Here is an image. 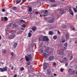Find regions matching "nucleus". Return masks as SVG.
<instances>
[{
	"label": "nucleus",
	"instance_id": "34",
	"mask_svg": "<svg viewBox=\"0 0 77 77\" xmlns=\"http://www.w3.org/2000/svg\"><path fill=\"white\" fill-rule=\"evenodd\" d=\"M49 35H53V32L51 31L49 32Z\"/></svg>",
	"mask_w": 77,
	"mask_h": 77
},
{
	"label": "nucleus",
	"instance_id": "60",
	"mask_svg": "<svg viewBox=\"0 0 77 77\" xmlns=\"http://www.w3.org/2000/svg\"><path fill=\"white\" fill-rule=\"evenodd\" d=\"M75 73H76V74H77V72H76ZM75 77H77V75H76Z\"/></svg>",
	"mask_w": 77,
	"mask_h": 77
},
{
	"label": "nucleus",
	"instance_id": "11",
	"mask_svg": "<svg viewBox=\"0 0 77 77\" xmlns=\"http://www.w3.org/2000/svg\"><path fill=\"white\" fill-rule=\"evenodd\" d=\"M50 72H51L50 70V69H48L47 72L46 73V74L49 75L50 74Z\"/></svg>",
	"mask_w": 77,
	"mask_h": 77
},
{
	"label": "nucleus",
	"instance_id": "39",
	"mask_svg": "<svg viewBox=\"0 0 77 77\" xmlns=\"http://www.w3.org/2000/svg\"><path fill=\"white\" fill-rule=\"evenodd\" d=\"M27 65H30V62H28L27 63Z\"/></svg>",
	"mask_w": 77,
	"mask_h": 77
},
{
	"label": "nucleus",
	"instance_id": "50",
	"mask_svg": "<svg viewBox=\"0 0 77 77\" xmlns=\"http://www.w3.org/2000/svg\"><path fill=\"white\" fill-rule=\"evenodd\" d=\"M17 77V74H15L14 76L13 77Z\"/></svg>",
	"mask_w": 77,
	"mask_h": 77
},
{
	"label": "nucleus",
	"instance_id": "3",
	"mask_svg": "<svg viewBox=\"0 0 77 77\" xmlns=\"http://www.w3.org/2000/svg\"><path fill=\"white\" fill-rule=\"evenodd\" d=\"M8 69V67L6 66H5V68L3 67V68H0V71L1 72H5L7 71Z\"/></svg>",
	"mask_w": 77,
	"mask_h": 77
},
{
	"label": "nucleus",
	"instance_id": "42",
	"mask_svg": "<svg viewBox=\"0 0 77 77\" xmlns=\"http://www.w3.org/2000/svg\"><path fill=\"white\" fill-rule=\"evenodd\" d=\"M21 27H23L25 28L26 27V25L24 24H23L21 26Z\"/></svg>",
	"mask_w": 77,
	"mask_h": 77
},
{
	"label": "nucleus",
	"instance_id": "59",
	"mask_svg": "<svg viewBox=\"0 0 77 77\" xmlns=\"http://www.w3.org/2000/svg\"><path fill=\"white\" fill-rule=\"evenodd\" d=\"M1 39H2V36L0 35V40H1Z\"/></svg>",
	"mask_w": 77,
	"mask_h": 77
},
{
	"label": "nucleus",
	"instance_id": "41",
	"mask_svg": "<svg viewBox=\"0 0 77 77\" xmlns=\"http://www.w3.org/2000/svg\"><path fill=\"white\" fill-rule=\"evenodd\" d=\"M14 67L13 66H12L11 67V69L12 70H13L14 69Z\"/></svg>",
	"mask_w": 77,
	"mask_h": 77
},
{
	"label": "nucleus",
	"instance_id": "22",
	"mask_svg": "<svg viewBox=\"0 0 77 77\" xmlns=\"http://www.w3.org/2000/svg\"><path fill=\"white\" fill-rule=\"evenodd\" d=\"M66 57H65L63 59V62H64L65 61H66Z\"/></svg>",
	"mask_w": 77,
	"mask_h": 77
},
{
	"label": "nucleus",
	"instance_id": "9",
	"mask_svg": "<svg viewBox=\"0 0 77 77\" xmlns=\"http://www.w3.org/2000/svg\"><path fill=\"white\" fill-rule=\"evenodd\" d=\"M57 53V54H59L60 55H63V54H64L63 51L58 52Z\"/></svg>",
	"mask_w": 77,
	"mask_h": 77
},
{
	"label": "nucleus",
	"instance_id": "5",
	"mask_svg": "<svg viewBox=\"0 0 77 77\" xmlns=\"http://www.w3.org/2000/svg\"><path fill=\"white\" fill-rule=\"evenodd\" d=\"M48 67V63H44L43 65V69H45Z\"/></svg>",
	"mask_w": 77,
	"mask_h": 77
},
{
	"label": "nucleus",
	"instance_id": "1",
	"mask_svg": "<svg viewBox=\"0 0 77 77\" xmlns=\"http://www.w3.org/2000/svg\"><path fill=\"white\" fill-rule=\"evenodd\" d=\"M32 58V56L31 54H29L28 55V56L25 55V59L26 62H28L29 60H31Z\"/></svg>",
	"mask_w": 77,
	"mask_h": 77
},
{
	"label": "nucleus",
	"instance_id": "27",
	"mask_svg": "<svg viewBox=\"0 0 77 77\" xmlns=\"http://www.w3.org/2000/svg\"><path fill=\"white\" fill-rule=\"evenodd\" d=\"M51 7H57V5L56 4H53L51 5Z\"/></svg>",
	"mask_w": 77,
	"mask_h": 77
},
{
	"label": "nucleus",
	"instance_id": "26",
	"mask_svg": "<svg viewBox=\"0 0 77 77\" xmlns=\"http://www.w3.org/2000/svg\"><path fill=\"white\" fill-rule=\"evenodd\" d=\"M13 26L14 27H17V25L16 24V23H14V24H13Z\"/></svg>",
	"mask_w": 77,
	"mask_h": 77
},
{
	"label": "nucleus",
	"instance_id": "54",
	"mask_svg": "<svg viewBox=\"0 0 77 77\" xmlns=\"http://www.w3.org/2000/svg\"><path fill=\"white\" fill-rule=\"evenodd\" d=\"M54 76H56L57 75L56 74V73H54Z\"/></svg>",
	"mask_w": 77,
	"mask_h": 77
},
{
	"label": "nucleus",
	"instance_id": "15",
	"mask_svg": "<svg viewBox=\"0 0 77 77\" xmlns=\"http://www.w3.org/2000/svg\"><path fill=\"white\" fill-rule=\"evenodd\" d=\"M43 38L42 36H40L38 38L39 41H41L42 40Z\"/></svg>",
	"mask_w": 77,
	"mask_h": 77
},
{
	"label": "nucleus",
	"instance_id": "33",
	"mask_svg": "<svg viewBox=\"0 0 77 77\" xmlns=\"http://www.w3.org/2000/svg\"><path fill=\"white\" fill-rule=\"evenodd\" d=\"M24 69V68L23 67H22L20 68V70L21 71H23Z\"/></svg>",
	"mask_w": 77,
	"mask_h": 77
},
{
	"label": "nucleus",
	"instance_id": "29",
	"mask_svg": "<svg viewBox=\"0 0 77 77\" xmlns=\"http://www.w3.org/2000/svg\"><path fill=\"white\" fill-rule=\"evenodd\" d=\"M32 9V8L31 7L29 8V9L28 10V11L29 12H31Z\"/></svg>",
	"mask_w": 77,
	"mask_h": 77
},
{
	"label": "nucleus",
	"instance_id": "35",
	"mask_svg": "<svg viewBox=\"0 0 77 77\" xmlns=\"http://www.w3.org/2000/svg\"><path fill=\"white\" fill-rule=\"evenodd\" d=\"M17 9V7H14L12 8V10H16Z\"/></svg>",
	"mask_w": 77,
	"mask_h": 77
},
{
	"label": "nucleus",
	"instance_id": "4",
	"mask_svg": "<svg viewBox=\"0 0 77 77\" xmlns=\"http://www.w3.org/2000/svg\"><path fill=\"white\" fill-rule=\"evenodd\" d=\"M15 35L14 33H12V35H11L8 36V38L9 39H13L15 38Z\"/></svg>",
	"mask_w": 77,
	"mask_h": 77
},
{
	"label": "nucleus",
	"instance_id": "16",
	"mask_svg": "<svg viewBox=\"0 0 77 77\" xmlns=\"http://www.w3.org/2000/svg\"><path fill=\"white\" fill-rule=\"evenodd\" d=\"M36 28L35 26H34L32 28V29L33 31H35L36 30Z\"/></svg>",
	"mask_w": 77,
	"mask_h": 77
},
{
	"label": "nucleus",
	"instance_id": "43",
	"mask_svg": "<svg viewBox=\"0 0 77 77\" xmlns=\"http://www.w3.org/2000/svg\"><path fill=\"white\" fill-rule=\"evenodd\" d=\"M11 56H12L13 57H14V53L13 52L11 53Z\"/></svg>",
	"mask_w": 77,
	"mask_h": 77
},
{
	"label": "nucleus",
	"instance_id": "58",
	"mask_svg": "<svg viewBox=\"0 0 77 77\" xmlns=\"http://www.w3.org/2000/svg\"><path fill=\"white\" fill-rule=\"evenodd\" d=\"M23 2H26V0H23Z\"/></svg>",
	"mask_w": 77,
	"mask_h": 77
},
{
	"label": "nucleus",
	"instance_id": "40",
	"mask_svg": "<svg viewBox=\"0 0 77 77\" xmlns=\"http://www.w3.org/2000/svg\"><path fill=\"white\" fill-rule=\"evenodd\" d=\"M4 19L5 21H7V20H8V18H7V17H4Z\"/></svg>",
	"mask_w": 77,
	"mask_h": 77
},
{
	"label": "nucleus",
	"instance_id": "64",
	"mask_svg": "<svg viewBox=\"0 0 77 77\" xmlns=\"http://www.w3.org/2000/svg\"><path fill=\"white\" fill-rule=\"evenodd\" d=\"M51 77H54V76H51Z\"/></svg>",
	"mask_w": 77,
	"mask_h": 77
},
{
	"label": "nucleus",
	"instance_id": "32",
	"mask_svg": "<svg viewBox=\"0 0 77 77\" xmlns=\"http://www.w3.org/2000/svg\"><path fill=\"white\" fill-rule=\"evenodd\" d=\"M64 46H65V47H64V48H65V47H67V43H65L64 44Z\"/></svg>",
	"mask_w": 77,
	"mask_h": 77
},
{
	"label": "nucleus",
	"instance_id": "14",
	"mask_svg": "<svg viewBox=\"0 0 77 77\" xmlns=\"http://www.w3.org/2000/svg\"><path fill=\"white\" fill-rule=\"evenodd\" d=\"M17 45H18V43H14V44L13 45V47L14 48H16V47H17Z\"/></svg>",
	"mask_w": 77,
	"mask_h": 77
},
{
	"label": "nucleus",
	"instance_id": "52",
	"mask_svg": "<svg viewBox=\"0 0 77 77\" xmlns=\"http://www.w3.org/2000/svg\"><path fill=\"white\" fill-rule=\"evenodd\" d=\"M65 42V40H62L61 42H63V43H64Z\"/></svg>",
	"mask_w": 77,
	"mask_h": 77
},
{
	"label": "nucleus",
	"instance_id": "47",
	"mask_svg": "<svg viewBox=\"0 0 77 77\" xmlns=\"http://www.w3.org/2000/svg\"><path fill=\"white\" fill-rule=\"evenodd\" d=\"M60 70L61 72H63V69H61Z\"/></svg>",
	"mask_w": 77,
	"mask_h": 77
},
{
	"label": "nucleus",
	"instance_id": "12",
	"mask_svg": "<svg viewBox=\"0 0 77 77\" xmlns=\"http://www.w3.org/2000/svg\"><path fill=\"white\" fill-rule=\"evenodd\" d=\"M69 12L70 13L71 15H72V16H73L74 15V14H73V12L72 11V10L71 9H69Z\"/></svg>",
	"mask_w": 77,
	"mask_h": 77
},
{
	"label": "nucleus",
	"instance_id": "19",
	"mask_svg": "<svg viewBox=\"0 0 77 77\" xmlns=\"http://www.w3.org/2000/svg\"><path fill=\"white\" fill-rule=\"evenodd\" d=\"M21 32H22V31H21V30L19 29L18 30L17 33L18 34H20V33H21Z\"/></svg>",
	"mask_w": 77,
	"mask_h": 77
},
{
	"label": "nucleus",
	"instance_id": "18",
	"mask_svg": "<svg viewBox=\"0 0 77 77\" xmlns=\"http://www.w3.org/2000/svg\"><path fill=\"white\" fill-rule=\"evenodd\" d=\"M74 73H75V70H73L71 72L70 74L71 75H73Z\"/></svg>",
	"mask_w": 77,
	"mask_h": 77
},
{
	"label": "nucleus",
	"instance_id": "17",
	"mask_svg": "<svg viewBox=\"0 0 77 77\" xmlns=\"http://www.w3.org/2000/svg\"><path fill=\"white\" fill-rule=\"evenodd\" d=\"M54 19H52L49 20V23H53V22H54Z\"/></svg>",
	"mask_w": 77,
	"mask_h": 77
},
{
	"label": "nucleus",
	"instance_id": "2",
	"mask_svg": "<svg viewBox=\"0 0 77 77\" xmlns=\"http://www.w3.org/2000/svg\"><path fill=\"white\" fill-rule=\"evenodd\" d=\"M57 16V18H59V14H64V11L62 9H60L58 11Z\"/></svg>",
	"mask_w": 77,
	"mask_h": 77
},
{
	"label": "nucleus",
	"instance_id": "51",
	"mask_svg": "<svg viewBox=\"0 0 77 77\" xmlns=\"http://www.w3.org/2000/svg\"><path fill=\"white\" fill-rule=\"evenodd\" d=\"M56 63H55V62H54L53 63V66H55V65H56Z\"/></svg>",
	"mask_w": 77,
	"mask_h": 77
},
{
	"label": "nucleus",
	"instance_id": "57",
	"mask_svg": "<svg viewBox=\"0 0 77 77\" xmlns=\"http://www.w3.org/2000/svg\"><path fill=\"white\" fill-rule=\"evenodd\" d=\"M53 28H56V26H54L53 27Z\"/></svg>",
	"mask_w": 77,
	"mask_h": 77
},
{
	"label": "nucleus",
	"instance_id": "56",
	"mask_svg": "<svg viewBox=\"0 0 77 77\" xmlns=\"http://www.w3.org/2000/svg\"><path fill=\"white\" fill-rule=\"evenodd\" d=\"M68 63H66L65 64L66 66H68Z\"/></svg>",
	"mask_w": 77,
	"mask_h": 77
},
{
	"label": "nucleus",
	"instance_id": "20",
	"mask_svg": "<svg viewBox=\"0 0 77 77\" xmlns=\"http://www.w3.org/2000/svg\"><path fill=\"white\" fill-rule=\"evenodd\" d=\"M2 53L4 54H6V51L5 50H3L2 51Z\"/></svg>",
	"mask_w": 77,
	"mask_h": 77
},
{
	"label": "nucleus",
	"instance_id": "21",
	"mask_svg": "<svg viewBox=\"0 0 77 77\" xmlns=\"http://www.w3.org/2000/svg\"><path fill=\"white\" fill-rule=\"evenodd\" d=\"M32 36V34H31V33L29 32L28 33V37L29 38H30Z\"/></svg>",
	"mask_w": 77,
	"mask_h": 77
},
{
	"label": "nucleus",
	"instance_id": "31",
	"mask_svg": "<svg viewBox=\"0 0 77 77\" xmlns=\"http://www.w3.org/2000/svg\"><path fill=\"white\" fill-rule=\"evenodd\" d=\"M48 55L45 53H44V56L45 57H47V56Z\"/></svg>",
	"mask_w": 77,
	"mask_h": 77
},
{
	"label": "nucleus",
	"instance_id": "24",
	"mask_svg": "<svg viewBox=\"0 0 77 77\" xmlns=\"http://www.w3.org/2000/svg\"><path fill=\"white\" fill-rule=\"evenodd\" d=\"M13 24V23L12 22L10 23V25H9V26H8V28H10V27H11L12 25Z\"/></svg>",
	"mask_w": 77,
	"mask_h": 77
},
{
	"label": "nucleus",
	"instance_id": "7",
	"mask_svg": "<svg viewBox=\"0 0 77 77\" xmlns=\"http://www.w3.org/2000/svg\"><path fill=\"white\" fill-rule=\"evenodd\" d=\"M43 41H48V38L47 36H45L43 37Z\"/></svg>",
	"mask_w": 77,
	"mask_h": 77
},
{
	"label": "nucleus",
	"instance_id": "38",
	"mask_svg": "<svg viewBox=\"0 0 77 77\" xmlns=\"http://www.w3.org/2000/svg\"><path fill=\"white\" fill-rule=\"evenodd\" d=\"M20 22H21V23H24V22H25V21H24V20H20Z\"/></svg>",
	"mask_w": 77,
	"mask_h": 77
},
{
	"label": "nucleus",
	"instance_id": "36",
	"mask_svg": "<svg viewBox=\"0 0 77 77\" xmlns=\"http://www.w3.org/2000/svg\"><path fill=\"white\" fill-rule=\"evenodd\" d=\"M72 71V69H69V72H72L71 71Z\"/></svg>",
	"mask_w": 77,
	"mask_h": 77
},
{
	"label": "nucleus",
	"instance_id": "63",
	"mask_svg": "<svg viewBox=\"0 0 77 77\" xmlns=\"http://www.w3.org/2000/svg\"><path fill=\"white\" fill-rule=\"evenodd\" d=\"M40 17H42V15L40 14Z\"/></svg>",
	"mask_w": 77,
	"mask_h": 77
},
{
	"label": "nucleus",
	"instance_id": "49",
	"mask_svg": "<svg viewBox=\"0 0 77 77\" xmlns=\"http://www.w3.org/2000/svg\"><path fill=\"white\" fill-rule=\"evenodd\" d=\"M60 62L61 63H63V62H64L63 60H62V61L61 60H60Z\"/></svg>",
	"mask_w": 77,
	"mask_h": 77
},
{
	"label": "nucleus",
	"instance_id": "62",
	"mask_svg": "<svg viewBox=\"0 0 77 77\" xmlns=\"http://www.w3.org/2000/svg\"><path fill=\"white\" fill-rule=\"evenodd\" d=\"M75 28H73V29H72V30H75Z\"/></svg>",
	"mask_w": 77,
	"mask_h": 77
},
{
	"label": "nucleus",
	"instance_id": "6",
	"mask_svg": "<svg viewBox=\"0 0 77 77\" xmlns=\"http://www.w3.org/2000/svg\"><path fill=\"white\" fill-rule=\"evenodd\" d=\"M10 31H9V29L8 28H6V35H8V33H10V32H9Z\"/></svg>",
	"mask_w": 77,
	"mask_h": 77
},
{
	"label": "nucleus",
	"instance_id": "30",
	"mask_svg": "<svg viewBox=\"0 0 77 77\" xmlns=\"http://www.w3.org/2000/svg\"><path fill=\"white\" fill-rule=\"evenodd\" d=\"M53 38L54 40H56L57 39V37L56 35H54L53 36Z\"/></svg>",
	"mask_w": 77,
	"mask_h": 77
},
{
	"label": "nucleus",
	"instance_id": "28",
	"mask_svg": "<svg viewBox=\"0 0 77 77\" xmlns=\"http://www.w3.org/2000/svg\"><path fill=\"white\" fill-rule=\"evenodd\" d=\"M62 26L63 28H66V26L63 24L62 25Z\"/></svg>",
	"mask_w": 77,
	"mask_h": 77
},
{
	"label": "nucleus",
	"instance_id": "8",
	"mask_svg": "<svg viewBox=\"0 0 77 77\" xmlns=\"http://www.w3.org/2000/svg\"><path fill=\"white\" fill-rule=\"evenodd\" d=\"M42 14L43 16H47V14H48V11H47L46 10L45 11V12L44 14H42Z\"/></svg>",
	"mask_w": 77,
	"mask_h": 77
},
{
	"label": "nucleus",
	"instance_id": "48",
	"mask_svg": "<svg viewBox=\"0 0 77 77\" xmlns=\"http://www.w3.org/2000/svg\"><path fill=\"white\" fill-rule=\"evenodd\" d=\"M39 12L38 11H36L35 13V14H38Z\"/></svg>",
	"mask_w": 77,
	"mask_h": 77
},
{
	"label": "nucleus",
	"instance_id": "55",
	"mask_svg": "<svg viewBox=\"0 0 77 77\" xmlns=\"http://www.w3.org/2000/svg\"><path fill=\"white\" fill-rule=\"evenodd\" d=\"M24 58H22L20 60V61H21V60H23V59Z\"/></svg>",
	"mask_w": 77,
	"mask_h": 77
},
{
	"label": "nucleus",
	"instance_id": "37",
	"mask_svg": "<svg viewBox=\"0 0 77 77\" xmlns=\"http://www.w3.org/2000/svg\"><path fill=\"white\" fill-rule=\"evenodd\" d=\"M73 10H74V12H77V9H76L75 8H74Z\"/></svg>",
	"mask_w": 77,
	"mask_h": 77
},
{
	"label": "nucleus",
	"instance_id": "10",
	"mask_svg": "<svg viewBox=\"0 0 77 77\" xmlns=\"http://www.w3.org/2000/svg\"><path fill=\"white\" fill-rule=\"evenodd\" d=\"M54 58V56H51L49 57V60L50 61H51Z\"/></svg>",
	"mask_w": 77,
	"mask_h": 77
},
{
	"label": "nucleus",
	"instance_id": "45",
	"mask_svg": "<svg viewBox=\"0 0 77 77\" xmlns=\"http://www.w3.org/2000/svg\"><path fill=\"white\" fill-rule=\"evenodd\" d=\"M73 58V57H72V56H71L70 57V58L69 59V60H72V59Z\"/></svg>",
	"mask_w": 77,
	"mask_h": 77
},
{
	"label": "nucleus",
	"instance_id": "25",
	"mask_svg": "<svg viewBox=\"0 0 77 77\" xmlns=\"http://www.w3.org/2000/svg\"><path fill=\"white\" fill-rule=\"evenodd\" d=\"M49 48H47L45 50V51L46 52H47L48 50H49Z\"/></svg>",
	"mask_w": 77,
	"mask_h": 77
},
{
	"label": "nucleus",
	"instance_id": "61",
	"mask_svg": "<svg viewBox=\"0 0 77 77\" xmlns=\"http://www.w3.org/2000/svg\"><path fill=\"white\" fill-rule=\"evenodd\" d=\"M43 52H44V51H43V50L42 51H41V53H43Z\"/></svg>",
	"mask_w": 77,
	"mask_h": 77
},
{
	"label": "nucleus",
	"instance_id": "13",
	"mask_svg": "<svg viewBox=\"0 0 77 77\" xmlns=\"http://www.w3.org/2000/svg\"><path fill=\"white\" fill-rule=\"evenodd\" d=\"M66 38V40H67L69 38V35L68 34H67L65 35Z\"/></svg>",
	"mask_w": 77,
	"mask_h": 77
},
{
	"label": "nucleus",
	"instance_id": "53",
	"mask_svg": "<svg viewBox=\"0 0 77 77\" xmlns=\"http://www.w3.org/2000/svg\"><path fill=\"white\" fill-rule=\"evenodd\" d=\"M2 12H5V10L4 9H2Z\"/></svg>",
	"mask_w": 77,
	"mask_h": 77
},
{
	"label": "nucleus",
	"instance_id": "23",
	"mask_svg": "<svg viewBox=\"0 0 77 77\" xmlns=\"http://www.w3.org/2000/svg\"><path fill=\"white\" fill-rule=\"evenodd\" d=\"M17 2L16 3V4H18L19 3H20V2H21V1H18V0H17L16 1Z\"/></svg>",
	"mask_w": 77,
	"mask_h": 77
},
{
	"label": "nucleus",
	"instance_id": "46",
	"mask_svg": "<svg viewBox=\"0 0 77 77\" xmlns=\"http://www.w3.org/2000/svg\"><path fill=\"white\" fill-rule=\"evenodd\" d=\"M57 33L58 34H59V35H60V31H57Z\"/></svg>",
	"mask_w": 77,
	"mask_h": 77
},
{
	"label": "nucleus",
	"instance_id": "44",
	"mask_svg": "<svg viewBox=\"0 0 77 77\" xmlns=\"http://www.w3.org/2000/svg\"><path fill=\"white\" fill-rule=\"evenodd\" d=\"M51 2H52L53 3H54V2H55V0H50Z\"/></svg>",
	"mask_w": 77,
	"mask_h": 77
}]
</instances>
